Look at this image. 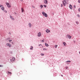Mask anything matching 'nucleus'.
Here are the masks:
<instances>
[{
	"instance_id": "1",
	"label": "nucleus",
	"mask_w": 80,
	"mask_h": 80,
	"mask_svg": "<svg viewBox=\"0 0 80 80\" xmlns=\"http://www.w3.org/2000/svg\"><path fill=\"white\" fill-rule=\"evenodd\" d=\"M42 14L43 15V16H44V17H45L47 18V16H48V15H47V13H45V12H42Z\"/></svg>"
},
{
	"instance_id": "2",
	"label": "nucleus",
	"mask_w": 80,
	"mask_h": 80,
	"mask_svg": "<svg viewBox=\"0 0 80 80\" xmlns=\"http://www.w3.org/2000/svg\"><path fill=\"white\" fill-rule=\"evenodd\" d=\"M67 2H66V0H63V1H62V3L63 4L64 6L65 7L66 6V5H67V3H66Z\"/></svg>"
},
{
	"instance_id": "3",
	"label": "nucleus",
	"mask_w": 80,
	"mask_h": 80,
	"mask_svg": "<svg viewBox=\"0 0 80 80\" xmlns=\"http://www.w3.org/2000/svg\"><path fill=\"white\" fill-rule=\"evenodd\" d=\"M6 4L7 6L8 7V8L11 7V6H10V4L9 3H8L6 2Z\"/></svg>"
},
{
	"instance_id": "4",
	"label": "nucleus",
	"mask_w": 80,
	"mask_h": 80,
	"mask_svg": "<svg viewBox=\"0 0 80 80\" xmlns=\"http://www.w3.org/2000/svg\"><path fill=\"white\" fill-rule=\"evenodd\" d=\"M7 46H8L9 47H11V46H12V45L10 44L9 43H7L6 44Z\"/></svg>"
},
{
	"instance_id": "5",
	"label": "nucleus",
	"mask_w": 80,
	"mask_h": 80,
	"mask_svg": "<svg viewBox=\"0 0 80 80\" xmlns=\"http://www.w3.org/2000/svg\"><path fill=\"white\" fill-rule=\"evenodd\" d=\"M67 37L69 39H70V38H72V37L70 36L69 35H68L67 36Z\"/></svg>"
},
{
	"instance_id": "6",
	"label": "nucleus",
	"mask_w": 80,
	"mask_h": 80,
	"mask_svg": "<svg viewBox=\"0 0 80 80\" xmlns=\"http://www.w3.org/2000/svg\"><path fill=\"white\" fill-rule=\"evenodd\" d=\"M44 3L47 4L48 2V1L47 0H44Z\"/></svg>"
},
{
	"instance_id": "7",
	"label": "nucleus",
	"mask_w": 80,
	"mask_h": 80,
	"mask_svg": "<svg viewBox=\"0 0 80 80\" xmlns=\"http://www.w3.org/2000/svg\"><path fill=\"white\" fill-rule=\"evenodd\" d=\"M38 37H40V36H41V33L40 32H39L38 33Z\"/></svg>"
},
{
	"instance_id": "8",
	"label": "nucleus",
	"mask_w": 80,
	"mask_h": 80,
	"mask_svg": "<svg viewBox=\"0 0 80 80\" xmlns=\"http://www.w3.org/2000/svg\"><path fill=\"white\" fill-rule=\"evenodd\" d=\"M10 18H11V19H12V20H15V19H14L13 18L12 16L10 15Z\"/></svg>"
},
{
	"instance_id": "9",
	"label": "nucleus",
	"mask_w": 80,
	"mask_h": 80,
	"mask_svg": "<svg viewBox=\"0 0 80 80\" xmlns=\"http://www.w3.org/2000/svg\"><path fill=\"white\" fill-rule=\"evenodd\" d=\"M69 7L70 9H72V6L71 4H70Z\"/></svg>"
},
{
	"instance_id": "10",
	"label": "nucleus",
	"mask_w": 80,
	"mask_h": 80,
	"mask_svg": "<svg viewBox=\"0 0 80 80\" xmlns=\"http://www.w3.org/2000/svg\"><path fill=\"white\" fill-rule=\"evenodd\" d=\"M38 46H41L40 47V48H42L43 47V46H42V45L41 44L38 45Z\"/></svg>"
},
{
	"instance_id": "11",
	"label": "nucleus",
	"mask_w": 80,
	"mask_h": 80,
	"mask_svg": "<svg viewBox=\"0 0 80 80\" xmlns=\"http://www.w3.org/2000/svg\"><path fill=\"white\" fill-rule=\"evenodd\" d=\"M28 25H29V27H30V28L31 27H32V24H31V23H28Z\"/></svg>"
},
{
	"instance_id": "12",
	"label": "nucleus",
	"mask_w": 80,
	"mask_h": 80,
	"mask_svg": "<svg viewBox=\"0 0 80 80\" xmlns=\"http://www.w3.org/2000/svg\"><path fill=\"white\" fill-rule=\"evenodd\" d=\"M21 10H22V13H23V12H24V9H23V8H21Z\"/></svg>"
},
{
	"instance_id": "13",
	"label": "nucleus",
	"mask_w": 80,
	"mask_h": 80,
	"mask_svg": "<svg viewBox=\"0 0 80 80\" xmlns=\"http://www.w3.org/2000/svg\"><path fill=\"white\" fill-rule=\"evenodd\" d=\"M45 46H46V47H48L49 46V45L48 44H47V43H45Z\"/></svg>"
},
{
	"instance_id": "14",
	"label": "nucleus",
	"mask_w": 80,
	"mask_h": 80,
	"mask_svg": "<svg viewBox=\"0 0 80 80\" xmlns=\"http://www.w3.org/2000/svg\"><path fill=\"white\" fill-rule=\"evenodd\" d=\"M4 9L5 8L3 7L2 6V7L1 8V10H4Z\"/></svg>"
},
{
	"instance_id": "15",
	"label": "nucleus",
	"mask_w": 80,
	"mask_h": 80,
	"mask_svg": "<svg viewBox=\"0 0 80 80\" xmlns=\"http://www.w3.org/2000/svg\"><path fill=\"white\" fill-rule=\"evenodd\" d=\"M15 58L13 57V58H12V60L14 62V61H15Z\"/></svg>"
},
{
	"instance_id": "16",
	"label": "nucleus",
	"mask_w": 80,
	"mask_h": 80,
	"mask_svg": "<svg viewBox=\"0 0 80 80\" xmlns=\"http://www.w3.org/2000/svg\"><path fill=\"white\" fill-rule=\"evenodd\" d=\"M68 62H71V61H67L66 62V63H68Z\"/></svg>"
},
{
	"instance_id": "17",
	"label": "nucleus",
	"mask_w": 80,
	"mask_h": 80,
	"mask_svg": "<svg viewBox=\"0 0 80 80\" xmlns=\"http://www.w3.org/2000/svg\"><path fill=\"white\" fill-rule=\"evenodd\" d=\"M10 62H14V61H13V60L12 59H10Z\"/></svg>"
},
{
	"instance_id": "18",
	"label": "nucleus",
	"mask_w": 80,
	"mask_h": 80,
	"mask_svg": "<svg viewBox=\"0 0 80 80\" xmlns=\"http://www.w3.org/2000/svg\"><path fill=\"white\" fill-rule=\"evenodd\" d=\"M30 49V50H32V49H33V46H31Z\"/></svg>"
},
{
	"instance_id": "19",
	"label": "nucleus",
	"mask_w": 80,
	"mask_h": 80,
	"mask_svg": "<svg viewBox=\"0 0 80 80\" xmlns=\"http://www.w3.org/2000/svg\"><path fill=\"white\" fill-rule=\"evenodd\" d=\"M40 7H41V8H43V5H40Z\"/></svg>"
},
{
	"instance_id": "20",
	"label": "nucleus",
	"mask_w": 80,
	"mask_h": 80,
	"mask_svg": "<svg viewBox=\"0 0 80 80\" xmlns=\"http://www.w3.org/2000/svg\"><path fill=\"white\" fill-rule=\"evenodd\" d=\"M43 50H44L45 51V50H47V49L44 48L43 49Z\"/></svg>"
},
{
	"instance_id": "21",
	"label": "nucleus",
	"mask_w": 80,
	"mask_h": 80,
	"mask_svg": "<svg viewBox=\"0 0 80 80\" xmlns=\"http://www.w3.org/2000/svg\"><path fill=\"white\" fill-rule=\"evenodd\" d=\"M8 73H9V74H12V72H11L8 71Z\"/></svg>"
},
{
	"instance_id": "22",
	"label": "nucleus",
	"mask_w": 80,
	"mask_h": 80,
	"mask_svg": "<svg viewBox=\"0 0 80 80\" xmlns=\"http://www.w3.org/2000/svg\"><path fill=\"white\" fill-rule=\"evenodd\" d=\"M63 43L64 45V46L65 45V44H66V43H65V42H64Z\"/></svg>"
},
{
	"instance_id": "23",
	"label": "nucleus",
	"mask_w": 80,
	"mask_h": 80,
	"mask_svg": "<svg viewBox=\"0 0 80 80\" xmlns=\"http://www.w3.org/2000/svg\"><path fill=\"white\" fill-rule=\"evenodd\" d=\"M76 23L77 24V25H78V21H76Z\"/></svg>"
},
{
	"instance_id": "24",
	"label": "nucleus",
	"mask_w": 80,
	"mask_h": 80,
	"mask_svg": "<svg viewBox=\"0 0 80 80\" xmlns=\"http://www.w3.org/2000/svg\"><path fill=\"white\" fill-rule=\"evenodd\" d=\"M41 55H42V56H43V55H44V54L43 53H41Z\"/></svg>"
},
{
	"instance_id": "25",
	"label": "nucleus",
	"mask_w": 80,
	"mask_h": 80,
	"mask_svg": "<svg viewBox=\"0 0 80 80\" xmlns=\"http://www.w3.org/2000/svg\"><path fill=\"white\" fill-rule=\"evenodd\" d=\"M3 67V65H0V67Z\"/></svg>"
},
{
	"instance_id": "26",
	"label": "nucleus",
	"mask_w": 80,
	"mask_h": 80,
	"mask_svg": "<svg viewBox=\"0 0 80 80\" xmlns=\"http://www.w3.org/2000/svg\"><path fill=\"white\" fill-rule=\"evenodd\" d=\"M43 6H44V7L45 8L47 7V5H43Z\"/></svg>"
},
{
	"instance_id": "27",
	"label": "nucleus",
	"mask_w": 80,
	"mask_h": 80,
	"mask_svg": "<svg viewBox=\"0 0 80 80\" xmlns=\"http://www.w3.org/2000/svg\"><path fill=\"white\" fill-rule=\"evenodd\" d=\"M9 42H12V40H9Z\"/></svg>"
},
{
	"instance_id": "28",
	"label": "nucleus",
	"mask_w": 80,
	"mask_h": 80,
	"mask_svg": "<svg viewBox=\"0 0 80 80\" xmlns=\"http://www.w3.org/2000/svg\"><path fill=\"white\" fill-rule=\"evenodd\" d=\"M4 12H5V13H7V10H5Z\"/></svg>"
},
{
	"instance_id": "29",
	"label": "nucleus",
	"mask_w": 80,
	"mask_h": 80,
	"mask_svg": "<svg viewBox=\"0 0 80 80\" xmlns=\"http://www.w3.org/2000/svg\"><path fill=\"white\" fill-rule=\"evenodd\" d=\"M46 32L47 33H48V30H47H47L46 31Z\"/></svg>"
},
{
	"instance_id": "30",
	"label": "nucleus",
	"mask_w": 80,
	"mask_h": 80,
	"mask_svg": "<svg viewBox=\"0 0 80 80\" xmlns=\"http://www.w3.org/2000/svg\"><path fill=\"white\" fill-rule=\"evenodd\" d=\"M57 45H55V48H57Z\"/></svg>"
},
{
	"instance_id": "31",
	"label": "nucleus",
	"mask_w": 80,
	"mask_h": 80,
	"mask_svg": "<svg viewBox=\"0 0 80 80\" xmlns=\"http://www.w3.org/2000/svg\"><path fill=\"white\" fill-rule=\"evenodd\" d=\"M78 10L79 12H80V8L78 9Z\"/></svg>"
},
{
	"instance_id": "32",
	"label": "nucleus",
	"mask_w": 80,
	"mask_h": 80,
	"mask_svg": "<svg viewBox=\"0 0 80 80\" xmlns=\"http://www.w3.org/2000/svg\"><path fill=\"white\" fill-rule=\"evenodd\" d=\"M42 42H44V39H43V40H42Z\"/></svg>"
},
{
	"instance_id": "33",
	"label": "nucleus",
	"mask_w": 80,
	"mask_h": 80,
	"mask_svg": "<svg viewBox=\"0 0 80 80\" xmlns=\"http://www.w3.org/2000/svg\"><path fill=\"white\" fill-rule=\"evenodd\" d=\"M78 2L79 3H80V1L79 0L78 1Z\"/></svg>"
},
{
	"instance_id": "34",
	"label": "nucleus",
	"mask_w": 80,
	"mask_h": 80,
	"mask_svg": "<svg viewBox=\"0 0 80 80\" xmlns=\"http://www.w3.org/2000/svg\"><path fill=\"white\" fill-rule=\"evenodd\" d=\"M63 7V4H61V7Z\"/></svg>"
},
{
	"instance_id": "35",
	"label": "nucleus",
	"mask_w": 80,
	"mask_h": 80,
	"mask_svg": "<svg viewBox=\"0 0 80 80\" xmlns=\"http://www.w3.org/2000/svg\"><path fill=\"white\" fill-rule=\"evenodd\" d=\"M19 74H20V73H17V74L18 75H19Z\"/></svg>"
},
{
	"instance_id": "36",
	"label": "nucleus",
	"mask_w": 80,
	"mask_h": 80,
	"mask_svg": "<svg viewBox=\"0 0 80 80\" xmlns=\"http://www.w3.org/2000/svg\"><path fill=\"white\" fill-rule=\"evenodd\" d=\"M66 69H68V67H66Z\"/></svg>"
},
{
	"instance_id": "37",
	"label": "nucleus",
	"mask_w": 80,
	"mask_h": 80,
	"mask_svg": "<svg viewBox=\"0 0 80 80\" xmlns=\"http://www.w3.org/2000/svg\"><path fill=\"white\" fill-rule=\"evenodd\" d=\"M78 17H79V16H80V15H79V14H78Z\"/></svg>"
},
{
	"instance_id": "38",
	"label": "nucleus",
	"mask_w": 80,
	"mask_h": 80,
	"mask_svg": "<svg viewBox=\"0 0 80 80\" xmlns=\"http://www.w3.org/2000/svg\"><path fill=\"white\" fill-rule=\"evenodd\" d=\"M48 32H50V30H49L48 31Z\"/></svg>"
},
{
	"instance_id": "39",
	"label": "nucleus",
	"mask_w": 80,
	"mask_h": 80,
	"mask_svg": "<svg viewBox=\"0 0 80 80\" xmlns=\"http://www.w3.org/2000/svg\"><path fill=\"white\" fill-rule=\"evenodd\" d=\"M2 5H0V7L1 8H2Z\"/></svg>"
},
{
	"instance_id": "40",
	"label": "nucleus",
	"mask_w": 80,
	"mask_h": 80,
	"mask_svg": "<svg viewBox=\"0 0 80 80\" xmlns=\"http://www.w3.org/2000/svg\"><path fill=\"white\" fill-rule=\"evenodd\" d=\"M68 25H70V24H69V23H68Z\"/></svg>"
},
{
	"instance_id": "41",
	"label": "nucleus",
	"mask_w": 80,
	"mask_h": 80,
	"mask_svg": "<svg viewBox=\"0 0 80 80\" xmlns=\"http://www.w3.org/2000/svg\"><path fill=\"white\" fill-rule=\"evenodd\" d=\"M8 33L9 34H10H10H11V33H10V32H9Z\"/></svg>"
},
{
	"instance_id": "42",
	"label": "nucleus",
	"mask_w": 80,
	"mask_h": 80,
	"mask_svg": "<svg viewBox=\"0 0 80 80\" xmlns=\"http://www.w3.org/2000/svg\"><path fill=\"white\" fill-rule=\"evenodd\" d=\"M11 43L12 44H13V42H12Z\"/></svg>"
},
{
	"instance_id": "43",
	"label": "nucleus",
	"mask_w": 80,
	"mask_h": 80,
	"mask_svg": "<svg viewBox=\"0 0 80 80\" xmlns=\"http://www.w3.org/2000/svg\"><path fill=\"white\" fill-rule=\"evenodd\" d=\"M20 1H21V2H23V0H20Z\"/></svg>"
},
{
	"instance_id": "44",
	"label": "nucleus",
	"mask_w": 80,
	"mask_h": 80,
	"mask_svg": "<svg viewBox=\"0 0 80 80\" xmlns=\"http://www.w3.org/2000/svg\"><path fill=\"white\" fill-rule=\"evenodd\" d=\"M67 64L68 65V64H69V63H67Z\"/></svg>"
},
{
	"instance_id": "45",
	"label": "nucleus",
	"mask_w": 80,
	"mask_h": 80,
	"mask_svg": "<svg viewBox=\"0 0 80 80\" xmlns=\"http://www.w3.org/2000/svg\"><path fill=\"white\" fill-rule=\"evenodd\" d=\"M61 77H63V75H61Z\"/></svg>"
},
{
	"instance_id": "46",
	"label": "nucleus",
	"mask_w": 80,
	"mask_h": 80,
	"mask_svg": "<svg viewBox=\"0 0 80 80\" xmlns=\"http://www.w3.org/2000/svg\"><path fill=\"white\" fill-rule=\"evenodd\" d=\"M20 73H22V72H21V71H20Z\"/></svg>"
},
{
	"instance_id": "47",
	"label": "nucleus",
	"mask_w": 80,
	"mask_h": 80,
	"mask_svg": "<svg viewBox=\"0 0 80 80\" xmlns=\"http://www.w3.org/2000/svg\"><path fill=\"white\" fill-rule=\"evenodd\" d=\"M14 13H15V14H16V12H14Z\"/></svg>"
},
{
	"instance_id": "48",
	"label": "nucleus",
	"mask_w": 80,
	"mask_h": 80,
	"mask_svg": "<svg viewBox=\"0 0 80 80\" xmlns=\"http://www.w3.org/2000/svg\"><path fill=\"white\" fill-rule=\"evenodd\" d=\"M79 53L80 54V52H79Z\"/></svg>"
},
{
	"instance_id": "49",
	"label": "nucleus",
	"mask_w": 80,
	"mask_h": 80,
	"mask_svg": "<svg viewBox=\"0 0 80 80\" xmlns=\"http://www.w3.org/2000/svg\"><path fill=\"white\" fill-rule=\"evenodd\" d=\"M74 8H75V6H74Z\"/></svg>"
},
{
	"instance_id": "50",
	"label": "nucleus",
	"mask_w": 80,
	"mask_h": 80,
	"mask_svg": "<svg viewBox=\"0 0 80 80\" xmlns=\"http://www.w3.org/2000/svg\"><path fill=\"white\" fill-rule=\"evenodd\" d=\"M23 52H24V51H22Z\"/></svg>"
},
{
	"instance_id": "51",
	"label": "nucleus",
	"mask_w": 80,
	"mask_h": 80,
	"mask_svg": "<svg viewBox=\"0 0 80 80\" xmlns=\"http://www.w3.org/2000/svg\"><path fill=\"white\" fill-rule=\"evenodd\" d=\"M33 8H35V7H33Z\"/></svg>"
},
{
	"instance_id": "52",
	"label": "nucleus",
	"mask_w": 80,
	"mask_h": 80,
	"mask_svg": "<svg viewBox=\"0 0 80 80\" xmlns=\"http://www.w3.org/2000/svg\"><path fill=\"white\" fill-rule=\"evenodd\" d=\"M33 8H35V7H33Z\"/></svg>"
},
{
	"instance_id": "53",
	"label": "nucleus",
	"mask_w": 80,
	"mask_h": 80,
	"mask_svg": "<svg viewBox=\"0 0 80 80\" xmlns=\"http://www.w3.org/2000/svg\"><path fill=\"white\" fill-rule=\"evenodd\" d=\"M74 42H75V41H74Z\"/></svg>"
}]
</instances>
